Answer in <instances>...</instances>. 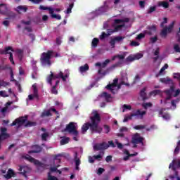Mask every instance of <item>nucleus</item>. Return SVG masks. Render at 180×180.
<instances>
[{"mask_svg":"<svg viewBox=\"0 0 180 180\" xmlns=\"http://www.w3.org/2000/svg\"><path fill=\"white\" fill-rule=\"evenodd\" d=\"M93 116L90 117L91 122L84 123L82 127V133L85 134L86 131L90 129L91 133H98L101 134L103 131V128L99 126L101 123V115L98 111L92 112Z\"/></svg>","mask_w":180,"mask_h":180,"instance_id":"1","label":"nucleus"},{"mask_svg":"<svg viewBox=\"0 0 180 180\" xmlns=\"http://www.w3.org/2000/svg\"><path fill=\"white\" fill-rule=\"evenodd\" d=\"M68 77H70L69 70H65L64 73L61 71H60L58 74H54L53 72H51V75L47 78V82L50 84V85H53V79H59L60 78H61L63 82H65Z\"/></svg>","mask_w":180,"mask_h":180,"instance_id":"2","label":"nucleus"},{"mask_svg":"<svg viewBox=\"0 0 180 180\" xmlns=\"http://www.w3.org/2000/svg\"><path fill=\"white\" fill-rule=\"evenodd\" d=\"M168 23V18H164L163 21L160 23V27H163V29L160 32V37L162 39L167 38L168 36V33H172L174 29V26L175 25V22L173 21L169 26L164 27V25Z\"/></svg>","mask_w":180,"mask_h":180,"instance_id":"3","label":"nucleus"},{"mask_svg":"<svg viewBox=\"0 0 180 180\" xmlns=\"http://www.w3.org/2000/svg\"><path fill=\"white\" fill-rule=\"evenodd\" d=\"M53 53L54 51L49 50L41 54L40 62L43 65H51V57H53Z\"/></svg>","mask_w":180,"mask_h":180,"instance_id":"4","label":"nucleus"},{"mask_svg":"<svg viewBox=\"0 0 180 180\" xmlns=\"http://www.w3.org/2000/svg\"><path fill=\"white\" fill-rule=\"evenodd\" d=\"M146 113L147 112L144 110L141 111V110H137L136 111L131 113L130 116L124 117L123 120V122L126 123V122H129V120H131L132 117H134L136 116H139L141 119H143V117H144V115H146Z\"/></svg>","mask_w":180,"mask_h":180,"instance_id":"5","label":"nucleus"},{"mask_svg":"<svg viewBox=\"0 0 180 180\" xmlns=\"http://www.w3.org/2000/svg\"><path fill=\"white\" fill-rule=\"evenodd\" d=\"M64 131H68L69 134H71L72 136H78V134H79L74 122H70L67 124Z\"/></svg>","mask_w":180,"mask_h":180,"instance_id":"6","label":"nucleus"},{"mask_svg":"<svg viewBox=\"0 0 180 180\" xmlns=\"http://www.w3.org/2000/svg\"><path fill=\"white\" fill-rule=\"evenodd\" d=\"M26 122H27V115L15 119L11 126H16V124H18V127H20V126H23V124L26 123Z\"/></svg>","mask_w":180,"mask_h":180,"instance_id":"7","label":"nucleus"},{"mask_svg":"<svg viewBox=\"0 0 180 180\" xmlns=\"http://www.w3.org/2000/svg\"><path fill=\"white\" fill-rule=\"evenodd\" d=\"M144 138L140 136V134L136 133L132 136L131 143L132 144H141L144 146Z\"/></svg>","mask_w":180,"mask_h":180,"instance_id":"8","label":"nucleus"},{"mask_svg":"<svg viewBox=\"0 0 180 180\" xmlns=\"http://www.w3.org/2000/svg\"><path fill=\"white\" fill-rule=\"evenodd\" d=\"M25 160H27L30 161V162H32L34 164V165H37V167H41V168H44L46 167V165L44 163L34 159L30 155L25 156Z\"/></svg>","mask_w":180,"mask_h":180,"instance_id":"9","label":"nucleus"},{"mask_svg":"<svg viewBox=\"0 0 180 180\" xmlns=\"http://www.w3.org/2000/svg\"><path fill=\"white\" fill-rule=\"evenodd\" d=\"M109 148V144L106 142H102L101 143H96L94 146V151H99L101 150H108Z\"/></svg>","mask_w":180,"mask_h":180,"instance_id":"10","label":"nucleus"},{"mask_svg":"<svg viewBox=\"0 0 180 180\" xmlns=\"http://www.w3.org/2000/svg\"><path fill=\"white\" fill-rule=\"evenodd\" d=\"M117 82H119V79L115 78L113 80V82L111 84H108L105 88L106 89H108V91H110L113 95L116 94V91H115V89L116 86H117Z\"/></svg>","mask_w":180,"mask_h":180,"instance_id":"11","label":"nucleus"},{"mask_svg":"<svg viewBox=\"0 0 180 180\" xmlns=\"http://www.w3.org/2000/svg\"><path fill=\"white\" fill-rule=\"evenodd\" d=\"M148 30H145L144 33L145 34H148L149 36H153L154 33L157 32V26L155 25H152V26H148L147 27Z\"/></svg>","mask_w":180,"mask_h":180,"instance_id":"12","label":"nucleus"},{"mask_svg":"<svg viewBox=\"0 0 180 180\" xmlns=\"http://www.w3.org/2000/svg\"><path fill=\"white\" fill-rule=\"evenodd\" d=\"M18 171L20 172V174L21 175H23V176H25V178H27V174H29V167L27 166H20V168L18 169Z\"/></svg>","mask_w":180,"mask_h":180,"instance_id":"13","label":"nucleus"},{"mask_svg":"<svg viewBox=\"0 0 180 180\" xmlns=\"http://www.w3.org/2000/svg\"><path fill=\"white\" fill-rule=\"evenodd\" d=\"M74 160H75V169L76 171H79V165H81V160L78 158L77 152H75Z\"/></svg>","mask_w":180,"mask_h":180,"instance_id":"14","label":"nucleus"},{"mask_svg":"<svg viewBox=\"0 0 180 180\" xmlns=\"http://www.w3.org/2000/svg\"><path fill=\"white\" fill-rule=\"evenodd\" d=\"M117 64H115L112 65L111 67L108 68L103 72H102V69H99L98 71V74H101V75H106V74H109V72H110V71H112V70H113L114 68H116V67H117Z\"/></svg>","mask_w":180,"mask_h":180,"instance_id":"15","label":"nucleus"},{"mask_svg":"<svg viewBox=\"0 0 180 180\" xmlns=\"http://www.w3.org/2000/svg\"><path fill=\"white\" fill-rule=\"evenodd\" d=\"M32 148V150L29 151L30 154H37V153H41V150H43L41 146L39 145H34Z\"/></svg>","mask_w":180,"mask_h":180,"instance_id":"16","label":"nucleus"},{"mask_svg":"<svg viewBox=\"0 0 180 180\" xmlns=\"http://www.w3.org/2000/svg\"><path fill=\"white\" fill-rule=\"evenodd\" d=\"M8 129L5 127L1 128V134H0V139H3L4 140H6V139H8L9 135L8 133Z\"/></svg>","mask_w":180,"mask_h":180,"instance_id":"17","label":"nucleus"},{"mask_svg":"<svg viewBox=\"0 0 180 180\" xmlns=\"http://www.w3.org/2000/svg\"><path fill=\"white\" fill-rule=\"evenodd\" d=\"M9 8H8V6L5 4H0V14L1 15H6L8 14V11Z\"/></svg>","mask_w":180,"mask_h":180,"instance_id":"18","label":"nucleus"},{"mask_svg":"<svg viewBox=\"0 0 180 180\" xmlns=\"http://www.w3.org/2000/svg\"><path fill=\"white\" fill-rule=\"evenodd\" d=\"M9 51H14L13 48L12 46H6L4 49L0 50V54L2 56H6V54H9Z\"/></svg>","mask_w":180,"mask_h":180,"instance_id":"19","label":"nucleus"},{"mask_svg":"<svg viewBox=\"0 0 180 180\" xmlns=\"http://www.w3.org/2000/svg\"><path fill=\"white\" fill-rule=\"evenodd\" d=\"M147 91V87H144L140 91V96L142 99V101H147L148 99V97L147 96V93L146 92Z\"/></svg>","mask_w":180,"mask_h":180,"instance_id":"20","label":"nucleus"},{"mask_svg":"<svg viewBox=\"0 0 180 180\" xmlns=\"http://www.w3.org/2000/svg\"><path fill=\"white\" fill-rule=\"evenodd\" d=\"M110 63V60L107 59L103 63L99 62L95 64L96 67H100V68H105V67Z\"/></svg>","mask_w":180,"mask_h":180,"instance_id":"21","label":"nucleus"},{"mask_svg":"<svg viewBox=\"0 0 180 180\" xmlns=\"http://www.w3.org/2000/svg\"><path fill=\"white\" fill-rule=\"evenodd\" d=\"M15 172L12 169H8L7 174L5 175L6 179H11V178L15 176Z\"/></svg>","mask_w":180,"mask_h":180,"instance_id":"22","label":"nucleus"},{"mask_svg":"<svg viewBox=\"0 0 180 180\" xmlns=\"http://www.w3.org/2000/svg\"><path fill=\"white\" fill-rule=\"evenodd\" d=\"M27 6H18L15 11L18 12V13H20V12L26 13L27 12Z\"/></svg>","mask_w":180,"mask_h":180,"instance_id":"23","label":"nucleus"},{"mask_svg":"<svg viewBox=\"0 0 180 180\" xmlns=\"http://www.w3.org/2000/svg\"><path fill=\"white\" fill-rule=\"evenodd\" d=\"M160 81L162 84H171L172 85H174V81H172V79H171L169 77L160 78Z\"/></svg>","mask_w":180,"mask_h":180,"instance_id":"24","label":"nucleus"},{"mask_svg":"<svg viewBox=\"0 0 180 180\" xmlns=\"http://www.w3.org/2000/svg\"><path fill=\"white\" fill-rule=\"evenodd\" d=\"M168 68V64H165V65L160 69V72L156 74L155 77L156 78H158V77L161 76V75H164L165 73L164 72V71H165Z\"/></svg>","mask_w":180,"mask_h":180,"instance_id":"25","label":"nucleus"},{"mask_svg":"<svg viewBox=\"0 0 180 180\" xmlns=\"http://www.w3.org/2000/svg\"><path fill=\"white\" fill-rule=\"evenodd\" d=\"M174 92H175V86L174 85H172L169 89L165 91L166 95H170L172 96H173L172 94Z\"/></svg>","mask_w":180,"mask_h":180,"instance_id":"26","label":"nucleus"},{"mask_svg":"<svg viewBox=\"0 0 180 180\" xmlns=\"http://www.w3.org/2000/svg\"><path fill=\"white\" fill-rule=\"evenodd\" d=\"M58 84H60V81L57 80L56 82V84L54 86H53L51 92V94H53L54 95H57V94H58V91H57V85H58Z\"/></svg>","mask_w":180,"mask_h":180,"instance_id":"27","label":"nucleus"},{"mask_svg":"<svg viewBox=\"0 0 180 180\" xmlns=\"http://www.w3.org/2000/svg\"><path fill=\"white\" fill-rule=\"evenodd\" d=\"M89 70V65H88V64H85L83 66H80L79 67V71L80 72H86V71Z\"/></svg>","mask_w":180,"mask_h":180,"instance_id":"28","label":"nucleus"},{"mask_svg":"<svg viewBox=\"0 0 180 180\" xmlns=\"http://www.w3.org/2000/svg\"><path fill=\"white\" fill-rule=\"evenodd\" d=\"M39 9H41V11H49V13H53V12H54V9H53L52 8L46 7L41 5L39 6Z\"/></svg>","mask_w":180,"mask_h":180,"instance_id":"29","label":"nucleus"},{"mask_svg":"<svg viewBox=\"0 0 180 180\" xmlns=\"http://www.w3.org/2000/svg\"><path fill=\"white\" fill-rule=\"evenodd\" d=\"M37 123L36 122L27 121V123L25 124V127H34L37 126Z\"/></svg>","mask_w":180,"mask_h":180,"instance_id":"30","label":"nucleus"},{"mask_svg":"<svg viewBox=\"0 0 180 180\" xmlns=\"http://www.w3.org/2000/svg\"><path fill=\"white\" fill-rule=\"evenodd\" d=\"M49 116H52L51 110H48L44 111L41 114V117H49Z\"/></svg>","mask_w":180,"mask_h":180,"instance_id":"31","label":"nucleus"},{"mask_svg":"<svg viewBox=\"0 0 180 180\" xmlns=\"http://www.w3.org/2000/svg\"><path fill=\"white\" fill-rule=\"evenodd\" d=\"M99 44V39L98 38H94L91 41V46L92 47L96 48L98 47V44Z\"/></svg>","mask_w":180,"mask_h":180,"instance_id":"32","label":"nucleus"},{"mask_svg":"<svg viewBox=\"0 0 180 180\" xmlns=\"http://www.w3.org/2000/svg\"><path fill=\"white\" fill-rule=\"evenodd\" d=\"M122 85H125L126 86H130V84L128 82H125L124 81H121L119 84H117V89H120L122 88Z\"/></svg>","mask_w":180,"mask_h":180,"instance_id":"33","label":"nucleus"},{"mask_svg":"<svg viewBox=\"0 0 180 180\" xmlns=\"http://www.w3.org/2000/svg\"><path fill=\"white\" fill-rule=\"evenodd\" d=\"M51 18L53 19H57V20H61V15L58 14H54V12H52V13H50Z\"/></svg>","mask_w":180,"mask_h":180,"instance_id":"34","label":"nucleus"},{"mask_svg":"<svg viewBox=\"0 0 180 180\" xmlns=\"http://www.w3.org/2000/svg\"><path fill=\"white\" fill-rule=\"evenodd\" d=\"M10 68H12L9 66V65H0V70L1 71H5L6 70H9Z\"/></svg>","mask_w":180,"mask_h":180,"instance_id":"35","label":"nucleus"},{"mask_svg":"<svg viewBox=\"0 0 180 180\" xmlns=\"http://www.w3.org/2000/svg\"><path fill=\"white\" fill-rule=\"evenodd\" d=\"M68 143H70V138L68 137L64 138L60 141L61 146H64L65 144H68Z\"/></svg>","mask_w":180,"mask_h":180,"instance_id":"36","label":"nucleus"},{"mask_svg":"<svg viewBox=\"0 0 180 180\" xmlns=\"http://www.w3.org/2000/svg\"><path fill=\"white\" fill-rule=\"evenodd\" d=\"M9 85H11V83H9L8 82L0 80V86H4L5 88L6 86H8Z\"/></svg>","mask_w":180,"mask_h":180,"instance_id":"37","label":"nucleus"},{"mask_svg":"<svg viewBox=\"0 0 180 180\" xmlns=\"http://www.w3.org/2000/svg\"><path fill=\"white\" fill-rule=\"evenodd\" d=\"M74 8V4L72 3L71 4L69 5V7L68 8L67 11H65L67 14L71 13L72 8Z\"/></svg>","mask_w":180,"mask_h":180,"instance_id":"38","label":"nucleus"},{"mask_svg":"<svg viewBox=\"0 0 180 180\" xmlns=\"http://www.w3.org/2000/svg\"><path fill=\"white\" fill-rule=\"evenodd\" d=\"M163 6V8H165V9H167V8H169V4L167 1H163L159 4V6Z\"/></svg>","mask_w":180,"mask_h":180,"instance_id":"39","label":"nucleus"},{"mask_svg":"<svg viewBox=\"0 0 180 180\" xmlns=\"http://www.w3.org/2000/svg\"><path fill=\"white\" fill-rule=\"evenodd\" d=\"M106 37H109V35L106 34L105 32H103L101 33V35L99 36L100 40H104V39H106Z\"/></svg>","mask_w":180,"mask_h":180,"instance_id":"40","label":"nucleus"},{"mask_svg":"<svg viewBox=\"0 0 180 180\" xmlns=\"http://www.w3.org/2000/svg\"><path fill=\"white\" fill-rule=\"evenodd\" d=\"M113 27L114 28V32H119V30H120V29H122V27H123V25H115V24L112 25Z\"/></svg>","mask_w":180,"mask_h":180,"instance_id":"41","label":"nucleus"},{"mask_svg":"<svg viewBox=\"0 0 180 180\" xmlns=\"http://www.w3.org/2000/svg\"><path fill=\"white\" fill-rule=\"evenodd\" d=\"M114 40L115 41V43L116 41L117 43L120 42V41H123V39H124V37H120V36H118V37H115L113 38Z\"/></svg>","mask_w":180,"mask_h":180,"instance_id":"42","label":"nucleus"},{"mask_svg":"<svg viewBox=\"0 0 180 180\" xmlns=\"http://www.w3.org/2000/svg\"><path fill=\"white\" fill-rule=\"evenodd\" d=\"M143 108L144 109H147V108H152L153 107V103H144L142 104Z\"/></svg>","mask_w":180,"mask_h":180,"instance_id":"43","label":"nucleus"},{"mask_svg":"<svg viewBox=\"0 0 180 180\" xmlns=\"http://www.w3.org/2000/svg\"><path fill=\"white\" fill-rule=\"evenodd\" d=\"M16 53L18 54L20 60H22V57H23V51L22 49H18Z\"/></svg>","mask_w":180,"mask_h":180,"instance_id":"44","label":"nucleus"},{"mask_svg":"<svg viewBox=\"0 0 180 180\" xmlns=\"http://www.w3.org/2000/svg\"><path fill=\"white\" fill-rule=\"evenodd\" d=\"M146 33H140L136 37V40H141V39H144L146 37Z\"/></svg>","mask_w":180,"mask_h":180,"instance_id":"45","label":"nucleus"},{"mask_svg":"<svg viewBox=\"0 0 180 180\" xmlns=\"http://www.w3.org/2000/svg\"><path fill=\"white\" fill-rule=\"evenodd\" d=\"M10 75H11V82H15V81H16V79H15V78L13 77V70L12 69V68H10Z\"/></svg>","mask_w":180,"mask_h":180,"instance_id":"46","label":"nucleus"},{"mask_svg":"<svg viewBox=\"0 0 180 180\" xmlns=\"http://www.w3.org/2000/svg\"><path fill=\"white\" fill-rule=\"evenodd\" d=\"M126 110H131V105L126 104L123 105L122 112H125Z\"/></svg>","mask_w":180,"mask_h":180,"instance_id":"47","label":"nucleus"},{"mask_svg":"<svg viewBox=\"0 0 180 180\" xmlns=\"http://www.w3.org/2000/svg\"><path fill=\"white\" fill-rule=\"evenodd\" d=\"M48 180H58V179L54 176H51V173L49 172H48Z\"/></svg>","mask_w":180,"mask_h":180,"instance_id":"48","label":"nucleus"},{"mask_svg":"<svg viewBox=\"0 0 180 180\" xmlns=\"http://www.w3.org/2000/svg\"><path fill=\"white\" fill-rule=\"evenodd\" d=\"M7 16H9V18H16V14L12 11H8L7 14H6Z\"/></svg>","mask_w":180,"mask_h":180,"instance_id":"49","label":"nucleus"},{"mask_svg":"<svg viewBox=\"0 0 180 180\" xmlns=\"http://www.w3.org/2000/svg\"><path fill=\"white\" fill-rule=\"evenodd\" d=\"M178 102H179V98H176L175 100H172L171 101L172 106H173V108H176V103H178Z\"/></svg>","mask_w":180,"mask_h":180,"instance_id":"50","label":"nucleus"},{"mask_svg":"<svg viewBox=\"0 0 180 180\" xmlns=\"http://www.w3.org/2000/svg\"><path fill=\"white\" fill-rule=\"evenodd\" d=\"M0 96H2V98H8L9 95H8L6 91H0Z\"/></svg>","mask_w":180,"mask_h":180,"instance_id":"51","label":"nucleus"},{"mask_svg":"<svg viewBox=\"0 0 180 180\" xmlns=\"http://www.w3.org/2000/svg\"><path fill=\"white\" fill-rule=\"evenodd\" d=\"M134 129L135 130H142L143 129H146V126L145 125H136V126L134 127Z\"/></svg>","mask_w":180,"mask_h":180,"instance_id":"52","label":"nucleus"},{"mask_svg":"<svg viewBox=\"0 0 180 180\" xmlns=\"http://www.w3.org/2000/svg\"><path fill=\"white\" fill-rule=\"evenodd\" d=\"M47 137H49V133L41 134V140H43V141H47Z\"/></svg>","mask_w":180,"mask_h":180,"instance_id":"53","label":"nucleus"},{"mask_svg":"<svg viewBox=\"0 0 180 180\" xmlns=\"http://www.w3.org/2000/svg\"><path fill=\"white\" fill-rule=\"evenodd\" d=\"M155 9L157 7L155 6L150 7L149 10L147 11V13H153V12H155Z\"/></svg>","mask_w":180,"mask_h":180,"instance_id":"54","label":"nucleus"},{"mask_svg":"<svg viewBox=\"0 0 180 180\" xmlns=\"http://www.w3.org/2000/svg\"><path fill=\"white\" fill-rule=\"evenodd\" d=\"M115 144L117 145V148L122 150L123 144H122V143L119 142L117 140H115Z\"/></svg>","mask_w":180,"mask_h":180,"instance_id":"55","label":"nucleus"},{"mask_svg":"<svg viewBox=\"0 0 180 180\" xmlns=\"http://www.w3.org/2000/svg\"><path fill=\"white\" fill-rule=\"evenodd\" d=\"M60 157H63L61 154L56 155L53 160H57L60 163L61 162V159H60Z\"/></svg>","mask_w":180,"mask_h":180,"instance_id":"56","label":"nucleus"},{"mask_svg":"<svg viewBox=\"0 0 180 180\" xmlns=\"http://www.w3.org/2000/svg\"><path fill=\"white\" fill-rule=\"evenodd\" d=\"M59 167H60V165H58L55 167H51L50 168V172H57V170H58L57 168H59Z\"/></svg>","mask_w":180,"mask_h":180,"instance_id":"57","label":"nucleus"},{"mask_svg":"<svg viewBox=\"0 0 180 180\" xmlns=\"http://www.w3.org/2000/svg\"><path fill=\"white\" fill-rule=\"evenodd\" d=\"M103 96L105 98V101H107V102H108V99H110V98H112L110 94H108L107 92H103Z\"/></svg>","mask_w":180,"mask_h":180,"instance_id":"58","label":"nucleus"},{"mask_svg":"<svg viewBox=\"0 0 180 180\" xmlns=\"http://www.w3.org/2000/svg\"><path fill=\"white\" fill-rule=\"evenodd\" d=\"M179 146H180V140L177 142V146L174 149V154H178L179 153Z\"/></svg>","mask_w":180,"mask_h":180,"instance_id":"59","label":"nucleus"},{"mask_svg":"<svg viewBox=\"0 0 180 180\" xmlns=\"http://www.w3.org/2000/svg\"><path fill=\"white\" fill-rule=\"evenodd\" d=\"M130 46H131L132 47H137V46H140V43L136 41H132L130 43Z\"/></svg>","mask_w":180,"mask_h":180,"instance_id":"60","label":"nucleus"},{"mask_svg":"<svg viewBox=\"0 0 180 180\" xmlns=\"http://www.w3.org/2000/svg\"><path fill=\"white\" fill-rule=\"evenodd\" d=\"M125 57H126V52H124L122 55H117V58H119V60H124Z\"/></svg>","mask_w":180,"mask_h":180,"instance_id":"61","label":"nucleus"},{"mask_svg":"<svg viewBox=\"0 0 180 180\" xmlns=\"http://www.w3.org/2000/svg\"><path fill=\"white\" fill-rule=\"evenodd\" d=\"M162 117H163L165 119V120H169L170 117H169V114L168 113H165L162 115Z\"/></svg>","mask_w":180,"mask_h":180,"instance_id":"62","label":"nucleus"},{"mask_svg":"<svg viewBox=\"0 0 180 180\" xmlns=\"http://www.w3.org/2000/svg\"><path fill=\"white\" fill-rule=\"evenodd\" d=\"M173 77L174 79H178V81L180 82V73H174Z\"/></svg>","mask_w":180,"mask_h":180,"instance_id":"63","label":"nucleus"},{"mask_svg":"<svg viewBox=\"0 0 180 180\" xmlns=\"http://www.w3.org/2000/svg\"><path fill=\"white\" fill-rule=\"evenodd\" d=\"M174 49L176 53H180V48L179 44H175L174 46Z\"/></svg>","mask_w":180,"mask_h":180,"instance_id":"64","label":"nucleus"}]
</instances>
